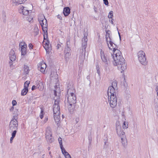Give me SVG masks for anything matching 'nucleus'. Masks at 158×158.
Masks as SVG:
<instances>
[{"label": "nucleus", "mask_w": 158, "mask_h": 158, "mask_svg": "<svg viewBox=\"0 0 158 158\" xmlns=\"http://www.w3.org/2000/svg\"><path fill=\"white\" fill-rule=\"evenodd\" d=\"M107 44L110 49H113V54H111V57L114 61L113 62L114 65L117 66L118 69L121 71V73H123L127 69V66L121 52L117 49V47L114 44V43L112 48L109 47L108 43Z\"/></svg>", "instance_id": "f257e3e1"}, {"label": "nucleus", "mask_w": 158, "mask_h": 158, "mask_svg": "<svg viewBox=\"0 0 158 158\" xmlns=\"http://www.w3.org/2000/svg\"><path fill=\"white\" fill-rule=\"evenodd\" d=\"M67 94L66 96L67 98L68 104L71 105H75L76 102V98L75 95L74 94V88L70 85V86H68L67 87Z\"/></svg>", "instance_id": "f03ea898"}, {"label": "nucleus", "mask_w": 158, "mask_h": 158, "mask_svg": "<svg viewBox=\"0 0 158 158\" xmlns=\"http://www.w3.org/2000/svg\"><path fill=\"white\" fill-rule=\"evenodd\" d=\"M84 37L82 40V49L81 51L80 50L81 52V54L80 55L79 62L81 64L83 63L84 60L85 53L86 52V48L87 46V42L88 39L87 36L88 35L87 33L85 32L84 33Z\"/></svg>", "instance_id": "7ed1b4c3"}, {"label": "nucleus", "mask_w": 158, "mask_h": 158, "mask_svg": "<svg viewBox=\"0 0 158 158\" xmlns=\"http://www.w3.org/2000/svg\"><path fill=\"white\" fill-rule=\"evenodd\" d=\"M138 60L143 65H145L147 64L148 62L144 52L143 51H139L137 54Z\"/></svg>", "instance_id": "20e7f679"}, {"label": "nucleus", "mask_w": 158, "mask_h": 158, "mask_svg": "<svg viewBox=\"0 0 158 158\" xmlns=\"http://www.w3.org/2000/svg\"><path fill=\"white\" fill-rule=\"evenodd\" d=\"M18 127V121L15 118V117H13L10 123L9 126V129L11 131H12L14 130H17Z\"/></svg>", "instance_id": "39448f33"}, {"label": "nucleus", "mask_w": 158, "mask_h": 158, "mask_svg": "<svg viewBox=\"0 0 158 158\" xmlns=\"http://www.w3.org/2000/svg\"><path fill=\"white\" fill-rule=\"evenodd\" d=\"M55 102L54 105H53V110L54 114H59L60 113V107L59 103L60 102V99H54Z\"/></svg>", "instance_id": "423d86ee"}, {"label": "nucleus", "mask_w": 158, "mask_h": 158, "mask_svg": "<svg viewBox=\"0 0 158 158\" xmlns=\"http://www.w3.org/2000/svg\"><path fill=\"white\" fill-rule=\"evenodd\" d=\"M108 102L110 106L113 108L115 107L117 104L116 96H108Z\"/></svg>", "instance_id": "0eeeda50"}, {"label": "nucleus", "mask_w": 158, "mask_h": 158, "mask_svg": "<svg viewBox=\"0 0 158 158\" xmlns=\"http://www.w3.org/2000/svg\"><path fill=\"white\" fill-rule=\"evenodd\" d=\"M46 32V36L45 38V36L44 35V40L43 42L44 45H45L44 46V48L46 51L47 53H49V51L48 50L50 48V45H49V42L48 40V36L47 31Z\"/></svg>", "instance_id": "6e6552de"}, {"label": "nucleus", "mask_w": 158, "mask_h": 158, "mask_svg": "<svg viewBox=\"0 0 158 158\" xmlns=\"http://www.w3.org/2000/svg\"><path fill=\"white\" fill-rule=\"evenodd\" d=\"M101 58L102 61L103 62H104L106 64H107V65L105 66V71L106 73H109L110 72V70L107 65H108V63L107 59L104 54L103 52H102V51H101Z\"/></svg>", "instance_id": "1a4fd4ad"}, {"label": "nucleus", "mask_w": 158, "mask_h": 158, "mask_svg": "<svg viewBox=\"0 0 158 158\" xmlns=\"http://www.w3.org/2000/svg\"><path fill=\"white\" fill-rule=\"evenodd\" d=\"M54 87L55 89L54 90V94L55 96H56V98H55L56 97H55L54 99H56L57 98H59L58 97L60 94V89L59 87V84L56 83V85H55Z\"/></svg>", "instance_id": "9d476101"}, {"label": "nucleus", "mask_w": 158, "mask_h": 158, "mask_svg": "<svg viewBox=\"0 0 158 158\" xmlns=\"http://www.w3.org/2000/svg\"><path fill=\"white\" fill-rule=\"evenodd\" d=\"M117 89L113 87L112 86H110L108 88L107 94L108 96H116V91L117 90Z\"/></svg>", "instance_id": "9b49d317"}, {"label": "nucleus", "mask_w": 158, "mask_h": 158, "mask_svg": "<svg viewBox=\"0 0 158 158\" xmlns=\"http://www.w3.org/2000/svg\"><path fill=\"white\" fill-rule=\"evenodd\" d=\"M19 12L22 14L24 15H27L29 14V10L27 9L26 7L23 6H20L19 9Z\"/></svg>", "instance_id": "f8f14e48"}, {"label": "nucleus", "mask_w": 158, "mask_h": 158, "mask_svg": "<svg viewBox=\"0 0 158 158\" xmlns=\"http://www.w3.org/2000/svg\"><path fill=\"white\" fill-rule=\"evenodd\" d=\"M116 128L117 133L119 136H124L125 135V132L122 130L121 127L120 125L116 124Z\"/></svg>", "instance_id": "ddd939ff"}, {"label": "nucleus", "mask_w": 158, "mask_h": 158, "mask_svg": "<svg viewBox=\"0 0 158 158\" xmlns=\"http://www.w3.org/2000/svg\"><path fill=\"white\" fill-rule=\"evenodd\" d=\"M40 23L42 27L43 31L44 32H47L48 25L47 20L46 19H44L43 21Z\"/></svg>", "instance_id": "4468645a"}, {"label": "nucleus", "mask_w": 158, "mask_h": 158, "mask_svg": "<svg viewBox=\"0 0 158 158\" xmlns=\"http://www.w3.org/2000/svg\"><path fill=\"white\" fill-rule=\"evenodd\" d=\"M9 58L12 62L15 61L16 59V56L15 52L13 50H11L9 53Z\"/></svg>", "instance_id": "2eb2a0df"}, {"label": "nucleus", "mask_w": 158, "mask_h": 158, "mask_svg": "<svg viewBox=\"0 0 158 158\" xmlns=\"http://www.w3.org/2000/svg\"><path fill=\"white\" fill-rule=\"evenodd\" d=\"M27 0H12V5L13 6H18L23 3Z\"/></svg>", "instance_id": "dca6fc26"}, {"label": "nucleus", "mask_w": 158, "mask_h": 158, "mask_svg": "<svg viewBox=\"0 0 158 158\" xmlns=\"http://www.w3.org/2000/svg\"><path fill=\"white\" fill-rule=\"evenodd\" d=\"M63 14L65 16H67L70 13V9L68 7H66L64 8L63 12Z\"/></svg>", "instance_id": "f3484780"}, {"label": "nucleus", "mask_w": 158, "mask_h": 158, "mask_svg": "<svg viewBox=\"0 0 158 158\" xmlns=\"http://www.w3.org/2000/svg\"><path fill=\"white\" fill-rule=\"evenodd\" d=\"M70 50V48L68 46H67V47L65 48L64 52L65 53V57L66 60H67V57H68V56L70 55L69 52Z\"/></svg>", "instance_id": "a211bd4d"}, {"label": "nucleus", "mask_w": 158, "mask_h": 158, "mask_svg": "<svg viewBox=\"0 0 158 158\" xmlns=\"http://www.w3.org/2000/svg\"><path fill=\"white\" fill-rule=\"evenodd\" d=\"M46 67V65L45 63H42L40 64V66L39 67H40V71L42 73H44L45 72V69Z\"/></svg>", "instance_id": "6ab92c4d"}, {"label": "nucleus", "mask_w": 158, "mask_h": 158, "mask_svg": "<svg viewBox=\"0 0 158 158\" xmlns=\"http://www.w3.org/2000/svg\"><path fill=\"white\" fill-rule=\"evenodd\" d=\"M75 107V105H71L68 104V108L69 111L71 114H72L74 110Z\"/></svg>", "instance_id": "aec40b11"}, {"label": "nucleus", "mask_w": 158, "mask_h": 158, "mask_svg": "<svg viewBox=\"0 0 158 158\" xmlns=\"http://www.w3.org/2000/svg\"><path fill=\"white\" fill-rule=\"evenodd\" d=\"M120 137L122 140V144L124 147H125L127 146V141L125 135H124V136H122Z\"/></svg>", "instance_id": "412c9836"}, {"label": "nucleus", "mask_w": 158, "mask_h": 158, "mask_svg": "<svg viewBox=\"0 0 158 158\" xmlns=\"http://www.w3.org/2000/svg\"><path fill=\"white\" fill-rule=\"evenodd\" d=\"M36 88L40 90H42L44 89V85L43 83L39 81L38 84L36 85Z\"/></svg>", "instance_id": "4be33fe9"}, {"label": "nucleus", "mask_w": 158, "mask_h": 158, "mask_svg": "<svg viewBox=\"0 0 158 158\" xmlns=\"http://www.w3.org/2000/svg\"><path fill=\"white\" fill-rule=\"evenodd\" d=\"M46 138L47 141L50 143L52 142L54 140L53 138L52 137V135L48 136V138L46 137Z\"/></svg>", "instance_id": "5701e85b"}, {"label": "nucleus", "mask_w": 158, "mask_h": 158, "mask_svg": "<svg viewBox=\"0 0 158 158\" xmlns=\"http://www.w3.org/2000/svg\"><path fill=\"white\" fill-rule=\"evenodd\" d=\"M19 46L21 48V49H23V48L26 49V44L23 42H22L20 43Z\"/></svg>", "instance_id": "b1692460"}, {"label": "nucleus", "mask_w": 158, "mask_h": 158, "mask_svg": "<svg viewBox=\"0 0 158 158\" xmlns=\"http://www.w3.org/2000/svg\"><path fill=\"white\" fill-rule=\"evenodd\" d=\"M23 70L25 74H27L29 73L30 70L29 68L27 66L24 65L23 68Z\"/></svg>", "instance_id": "393cba45"}, {"label": "nucleus", "mask_w": 158, "mask_h": 158, "mask_svg": "<svg viewBox=\"0 0 158 158\" xmlns=\"http://www.w3.org/2000/svg\"><path fill=\"white\" fill-rule=\"evenodd\" d=\"M110 32V31L109 30H108L106 32V41L107 43H108L109 41L108 40V38H109L110 39V40H111V39L110 36V33L109 32Z\"/></svg>", "instance_id": "a878e982"}, {"label": "nucleus", "mask_w": 158, "mask_h": 158, "mask_svg": "<svg viewBox=\"0 0 158 158\" xmlns=\"http://www.w3.org/2000/svg\"><path fill=\"white\" fill-rule=\"evenodd\" d=\"M52 134L50 128H48L46 131L45 134L46 137H47L48 138V136H52Z\"/></svg>", "instance_id": "bb28decb"}, {"label": "nucleus", "mask_w": 158, "mask_h": 158, "mask_svg": "<svg viewBox=\"0 0 158 158\" xmlns=\"http://www.w3.org/2000/svg\"><path fill=\"white\" fill-rule=\"evenodd\" d=\"M28 91V89L27 88L24 89L22 90L21 95L24 96L26 95Z\"/></svg>", "instance_id": "cd10ccee"}, {"label": "nucleus", "mask_w": 158, "mask_h": 158, "mask_svg": "<svg viewBox=\"0 0 158 158\" xmlns=\"http://www.w3.org/2000/svg\"><path fill=\"white\" fill-rule=\"evenodd\" d=\"M117 83V81H116L115 80L113 81L112 85H111L110 86H113V87L115 89H118Z\"/></svg>", "instance_id": "c85d7f7f"}, {"label": "nucleus", "mask_w": 158, "mask_h": 158, "mask_svg": "<svg viewBox=\"0 0 158 158\" xmlns=\"http://www.w3.org/2000/svg\"><path fill=\"white\" fill-rule=\"evenodd\" d=\"M59 114H54V118L56 122H58L60 121Z\"/></svg>", "instance_id": "c756f323"}, {"label": "nucleus", "mask_w": 158, "mask_h": 158, "mask_svg": "<svg viewBox=\"0 0 158 158\" xmlns=\"http://www.w3.org/2000/svg\"><path fill=\"white\" fill-rule=\"evenodd\" d=\"M45 19L44 16L42 15H40L39 16L38 20L39 21L40 23L41 22H42L44 20V19Z\"/></svg>", "instance_id": "7c9ffc66"}, {"label": "nucleus", "mask_w": 158, "mask_h": 158, "mask_svg": "<svg viewBox=\"0 0 158 158\" xmlns=\"http://www.w3.org/2000/svg\"><path fill=\"white\" fill-rule=\"evenodd\" d=\"M30 83V81H26L24 83V88H25L28 89V87L29 86V84Z\"/></svg>", "instance_id": "2f4dec72"}, {"label": "nucleus", "mask_w": 158, "mask_h": 158, "mask_svg": "<svg viewBox=\"0 0 158 158\" xmlns=\"http://www.w3.org/2000/svg\"><path fill=\"white\" fill-rule=\"evenodd\" d=\"M41 112L40 114V117L41 119H42L44 116V110L43 109L41 108Z\"/></svg>", "instance_id": "473e14b6"}, {"label": "nucleus", "mask_w": 158, "mask_h": 158, "mask_svg": "<svg viewBox=\"0 0 158 158\" xmlns=\"http://www.w3.org/2000/svg\"><path fill=\"white\" fill-rule=\"evenodd\" d=\"M60 148L61 149V151H62V153L64 155V154H66V153H67L68 152H67L65 150V149L64 148V147H63V146H62L61 147H60Z\"/></svg>", "instance_id": "72a5a7b5"}, {"label": "nucleus", "mask_w": 158, "mask_h": 158, "mask_svg": "<svg viewBox=\"0 0 158 158\" xmlns=\"http://www.w3.org/2000/svg\"><path fill=\"white\" fill-rule=\"evenodd\" d=\"M113 17V11H111L109 13L108 18L109 19H112Z\"/></svg>", "instance_id": "f704fd0d"}, {"label": "nucleus", "mask_w": 158, "mask_h": 158, "mask_svg": "<svg viewBox=\"0 0 158 158\" xmlns=\"http://www.w3.org/2000/svg\"><path fill=\"white\" fill-rule=\"evenodd\" d=\"M21 54L22 55L24 56L26 53V49H21Z\"/></svg>", "instance_id": "c9c22d12"}, {"label": "nucleus", "mask_w": 158, "mask_h": 158, "mask_svg": "<svg viewBox=\"0 0 158 158\" xmlns=\"http://www.w3.org/2000/svg\"><path fill=\"white\" fill-rule=\"evenodd\" d=\"M58 140L60 145V147H61L62 146H63V145L62 144V138L61 137H60L59 138H58Z\"/></svg>", "instance_id": "e433bc0d"}, {"label": "nucleus", "mask_w": 158, "mask_h": 158, "mask_svg": "<svg viewBox=\"0 0 158 158\" xmlns=\"http://www.w3.org/2000/svg\"><path fill=\"white\" fill-rule=\"evenodd\" d=\"M128 123H127L126 122H124L123 123V128H127L128 127Z\"/></svg>", "instance_id": "4c0bfd02"}, {"label": "nucleus", "mask_w": 158, "mask_h": 158, "mask_svg": "<svg viewBox=\"0 0 158 158\" xmlns=\"http://www.w3.org/2000/svg\"><path fill=\"white\" fill-rule=\"evenodd\" d=\"M17 130H14L12 132V133L11 134V136L15 137L16 133H17Z\"/></svg>", "instance_id": "58836bf2"}, {"label": "nucleus", "mask_w": 158, "mask_h": 158, "mask_svg": "<svg viewBox=\"0 0 158 158\" xmlns=\"http://www.w3.org/2000/svg\"><path fill=\"white\" fill-rule=\"evenodd\" d=\"M64 155L66 158H71L70 155L68 152L66 153Z\"/></svg>", "instance_id": "ea45409f"}, {"label": "nucleus", "mask_w": 158, "mask_h": 158, "mask_svg": "<svg viewBox=\"0 0 158 158\" xmlns=\"http://www.w3.org/2000/svg\"><path fill=\"white\" fill-rule=\"evenodd\" d=\"M107 145L108 144H107V142L106 141H105L104 142V148L106 149L107 148Z\"/></svg>", "instance_id": "a19ab883"}, {"label": "nucleus", "mask_w": 158, "mask_h": 158, "mask_svg": "<svg viewBox=\"0 0 158 158\" xmlns=\"http://www.w3.org/2000/svg\"><path fill=\"white\" fill-rule=\"evenodd\" d=\"M12 104L13 106L16 105L17 104V102L16 100H13L12 101Z\"/></svg>", "instance_id": "79ce46f5"}, {"label": "nucleus", "mask_w": 158, "mask_h": 158, "mask_svg": "<svg viewBox=\"0 0 158 158\" xmlns=\"http://www.w3.org/2000/svg\"><path fill=\"white\" fill-rule=\"evenodd\" d=\"M109 42L110 44V47H111V48H112L114 43L111 41V40H110L109 41Z\"/></svg>", "instance_id": "37998d69"}, {"label": "nucleus", "mask_w": 158, "mask_h": 158, "mask_svg": "<svg viewBox=\"0 0 158 158\" xmlns=\"http://www.w3.org/2000/svg\"><path fill=\"white\" fill-rule=\"evenodd\" d=\"M103 1L105 5H107L109 3L108 0H103Z\"/></svg>", "instance_id": "c03bdc74"}, {"label": "nucleus", "mask_w": 158, "mask_h": 158, "mask_svg": "<svg viewBox=\"0 0 158 158\" xmlns=\"http://www.w3.org/2000/svg\"><path fill=\"white\" fill-rule=\"evenodd\" d=\"M14 138H15V137L12 136H11V138H10V143H12L13 140V139Z\"/></svg>", "instance_id": "a18cd8bd"}, {"label": "nucleus", "mask_w": 158, "mask_h": 158, "mask_svg": "<svg viewBox=\"0 0 158 158\" xmlns=\"http://www.w3.org/2000/svg\"><path fill=\"white\" fill-rule=\"evenodd\" d=\"M29 47L30 49H32L33 48V45L31 44H29Z\"/></svg>", "instance_id": "49530a36"}, {"label": "nucleus", "mask_w": 158, "mask_h": 158, "mask_svg": "<svg viewBox=\"0 0 158 158\" xmlns=\"http://www.w3.org/2000/svg\"><path fill=\"white\" fill-rule=\"evenodd\" d=\"M36 89H37V88H36V86L34 85L32 86L31 89L32 90H33Z\"/></svg>", "instance_id": "de8ad7c7"}, {"label": "nucleus", "mask_w": 158, "mask_h": 158, "mask_svg": "<svg viewBox=\"0 0 158 158\" xmlns=\"http://www.w3.org/2000/svg\"><path fill=\"white\" fill-rule=\"evenodd\" d=\"M113 20H114V19H112V18L111 19V20H110V22L112 24H114Z\"/></svg>", "instance_id": "09e8293b"}, {"label": "nucleus", "mask_w": 158, "mask_h": 158, "mask_svg": "<svg viewBox=\"0 0 158 158\" xmlns=\"http://www.w3.org/2000/svg\"><path fill=\"white\" fill-rule=\"evenodd\" d=\"M69 44L70 43V42H69V39H68L67 40V42H66V44H67V46H68V45H69Z\"/></svg>", "instance_id": "8fccbe9b"}, {"label": "nucleus", "mask_w": 158, "mask_h": 158, "mask_svg": "<svg viewBox=\"0 0 158 158\" xmlns=\"http://www.w3.org/2000/svg\"><path fill=\"white\" fill-rule=\"evenodd\" d=\"M61 45L59 44H58L56 46L57 49H59Z\"/></svg>", "instance_id": "3c124183"}, {"label": "nucleus", "mask_w": 158, "mask_h": 158, "mask_svg": "<svg viewBox=\"0 0 158 158\" xmlns=\"http://www.w3.org/2000/svg\"><path fill=\"white\" fill-rule=\"evenodd\" d=\"M57 18H59V19H62V17L60 15H57Z\"/></svg>", "instance_id": "603ef678"}, {"label": "nucleus", "mask_w": 158, "mask_h": 158, "mask_svg": "<svg viewBox=\"0 0 158 158\" xmlns=\"http://www.w3.org/2000/svg\"><path fill=\"white\" fill-rule=\"evenodd\" d=\"M39 30L38 29H37V31H36V35H37L39 33Z\"/></svg>", "instance_id": "864d4df0"}, {"label": "nucleus", "mask_w": 158, "mask_h": 158, "mask_svg": "<svg viewBox=\"0 0 158 158\" xmlns=\"http://www.w3.org/2000/svg\"><path fill=\"white\" fill-rule=\"evenodd\" d=\"M14 107L13 106L10 109V110L11 111L12 110L14 109Z\"/></svg>", "instance_id": "5fc2aeb1"}, {"label": "nucleus", "mask_w": 158, "mask_h": 158, "mask_svg": "<svg viewBox=\"0 0 158 158\" xmlns=\"http://www.w3.org/2000/svg\"><path fill=\"white\" fill-rule=\"evenodd\" d=\"M78 121H79L78 118H76V123H78Z\"/></svg>", "instance_id": "6e6d98bb"}, {"label": "nucleus", "mask_w": 158, "mask_h": 158, "mask_svg": "<svg viewBox=\"0 0 158 158\" xmlns=\"http://www.w3.org/2000/svg\"><path fill=\"white\" fill-rule=\"evenodd\" d=\"M80 5L83 8H84V5L83 4H81Z\"/></svg>", "instance_id": "4d7b16f0"}, {"label": "nucleus", "mask_w": 158, "mask_h": 158, "mask_svg": "<svg viewBox=\"0 0 158 158\" xmlns=\"http://www.w3.org/2000/svg\"><path fill=\"white\" fill-rule=\"evenodd\" d=\"M118 34L119 35V38H120V39H121V36H120V33H119V31H118Z\"/></svg>", "instance_id": "13d9d810"}, {"label": "nucleus", "mask_w": 158, "mask_h": 158, "mask_svg": "<svg viewBox=\"0 0 158 158\" xmlns=\"http://www.w3.org/2000/svg\"><path fill=\"white\" fill-rule=\"evenodd\" d=\"M2 14L3 15H4L5 17H6V13H5V12H3Z\"/></svg>", "instance_id": "bf43d9fd"}, {"label": "nucleus", "mask_w": 158, "mask_h": 158, "mask_svg": "<svg viewBox=\"0 0 158 158\" xmlns=\"http://www.w3.org/2000/svg\"><path fill=\"white\" fill-rule=\"evenodd\" d=\"M48 120V118H46L44 120V121H45V122H46V121H47V120Z\"/></svg>", "instance_id": "052dcab7"}, {"label": "nucleus", "mask_w": 158, "mask_h": 158, "mask_svg": "<svg viewBox=\"0 0 158 158\" xmlns=\"http://www.w3.org/2000/svg\"><path fill=\"white\" fill-rule=\"evenodd\" d=\"M97 72L98 74L100 73V71L98 70H97Z\"/></svg>", "instance_id": "680f3d73"}, {"label": "nucleus", "mask_w": 158, "mask_h": 158, "mask_svg": "<svg viewBox=\"0 0 158 158\" xmlns=\"http://www.w3.org/2000/svg\"><path fill=\"white\" fill-rule=\"evenodd\" d=\"M44 155H45V154H44L43 155H42V158H44Z\"/></svg>", "instance_id": "e2e57ef3"}, {"label": "nucleus", "mask_w": 158, "mask_h": 158, "mask_svg": "<svg viewBox=\"0 0 158 158\" xmlns=\"http://www.w3.org/2000/svg\"><path fill=\"white\" fill-rule=\"evenodd\" d=\"M48 150H49L50 149V147H48Z\"/></svg>", "instance_id": "0e129e2a"}, {"label": "nucleus", "mask_w": 158, "mask_h": 158, "mask_svg": "<svg viewBox=\"0 0 158 158\" xmlns=\"http://www.w3.org/2000/svg\"><path fill=\"white\" fill-rule=\"evenodd\" d=\"M12 62L11 61V60H10V61L9 62V64H11V63H12Z\"/></svg>", "instance_id": "69168bd1"}, {"label": "nucleus", "mask_w": 158, "mask_h": 158, "mask_svg": "<svg viewBox=\"0 0 158 158\" xmlns=\"http://www.w3.org/2000/svg\"><path fill=\"white\" fill-rule=\"evenodd\" d=\"M12 63H11V64H10V67H11V65H12Z\"/></svg>", "instance_id": "338daca9"}, {"label": "nucleus", "mask_w": 158, "mask_h": 158, "mask_svg": "<svg viewBox=\"0 0 158 158\" xmlns=\"http://www.w3.org/2000/svg\"><path fill=\"white\" fill-rule=\"evenodd\" d=\"M51 152H49V154L50 155H51Z\"/></svg>", "instance_id": "774afa93"}]
</instances>
